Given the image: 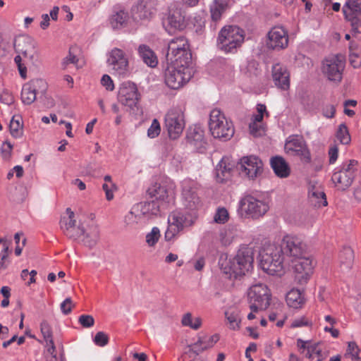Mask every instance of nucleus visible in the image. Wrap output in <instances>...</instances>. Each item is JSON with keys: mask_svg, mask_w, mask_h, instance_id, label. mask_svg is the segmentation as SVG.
Masks as SVG:
<instances>
[{"mask_svg": "<svg viewBox=\"0 0 361 361\" xmlns=\"http://www.w3.org/2000/svg\"><path fill=\"white\" fill-rule=\"evenodd\" d=\"M254 258L248 249L240 250L231 258L221 256L219 265L222 272L229 279H236L249 273L253 268Z\"/></svg>", "mask_w": 361, "mask_h": 361, "instance_id": "obj_1", "label": "nucleus"}, {"mask_svg": "<svg viewBox=\"0 0 361 361\" xmlns=\"http://www.w3.org/2000/svg\"><path fill=\"white\" fill-rule=\"evenodd\" d=\"M260 266L264 272L272 276H281L284 273V257L276 244L265 245L260 252Z\"/></svg>", "mask_w": 361, "mask_h": 361, "instance_id": "obj_2", "label": "nucleus"}, {"mask_svg": "<svg viewBox=\"0 0 361 361\" xmlns=\"http://www.w3.org/2000/svg\"><path fill=\"white\" fill-rule=\"evenodd\" d=\"M269 209V202L262 195H246L238 203V214L245 219H258Z\"/></svg>", "mask_w": 361, "mask_h": 361, "instance_id": "obj_3", "label": "nucleus"}, {"mask_svg": "<svg viewBox=\"0 0 361 361\" xmlns=\"http://www.w3.org/2000/svg\"><path fill=\"white\" fill-rule=\"evenodd\" d=\"M208 124L209 132L214 138L228 140L234 135L233 122L219 109L211 111Z\"/></svg>", "mask_w": 361, "mask_h": 361, "instance_id": "obj_4", "label": "nucleus"}, {"mask_svg": "<svg viewBox=\"0 0 361 361\" xmlns=\"http://www.w3.org/2000/svg\"><path fill=\"white\" fill-rule=\"evenodd\" d=\"M195 221V217L188 211H173L168 217V227L164 233L165 240H173L184 228L192 226Z\"/></svg>", "mask_w": 361, "mask_h": 361, "instance_id": "obj_5", "label": "nucleus"}, {"mask_svg": "<svg viewBox=\"0 0 361 361\" xmlns=\"http://www.w3.org/2000/svg\"><path fill=\"white\" fill-rule=\"evenodd\" d=\"M191 53L184 37L172 39L168 44L167 65L190 66Z\"/></svg>", "mask_w": 361, "mask_h": 361, "instance_id": "obj_6", "label": "nucleus"}, {"mask_svg": "<svg viewBox=\"0 0 361 361\" xmlns=\"http://www.w3.org/2000/svg\"><path fill=\"white\" fill-rule=\"evenodd\" d=\"M245 32L236 25H226L219 32L218 47L226 53L234 52L243 43Z\"/></svg>", "mask_w": 361, "mask_h": 361, "instance_id": "obj_7", "label": "nucleus"}, {"mask_svg": "<svg viewBox=\"0 0 361 361\" xmlns=\"http://www.w3.org/2000/svg\"><path fill=\"white\" fill-rule=\"evenodd\" d=\"M185 107L173 106L166 112L164 125L171 139H178L185 127Z\"/></svg>", "mask_w": 361, "mask_h": 361, "instance_id": "obj_8", "label": "nucleus"}, {"mask_svg": "<svg viewBox=\"0 0 361 361\" xmlns=\"http://www.w3.org/2000/svg\"><path fill=\"white\" fill-rule=\"evenodd\" d=\"M192 76L190 66L167 65L164 71V82L171 89L178 90L183 87Z\"/></svg>", "mask_w": 361, "mask_h": 361, "instance_id": "obj_9", "label": "nucleus"}, {"mask_svg": "<svg viewBox=\"0 0 361 361\" xmlns=\"http://www.w3.org/2000/svg\"><path fill=\"white\" fill-rule=\"evenodd\" d=\"M250 308L253 312L266 310L270 305L271 293L263 283L252 285L247 292Z\"/></svg>", "mask_w": 361, "mask_h": 361, "instance_id": "obj_10", "label": "nucleus"}, {"mask_svg": "<svg viewBox=\"0 0 361 361\" xmlns=\"http://www.w3.org/2000/svg\"><path fill=\"white\" fill-rule=\"evenodd\" d=\"M357 170V161L353 159L344 162L341 168L336 171L331 180L338 190H345L348 188L355 176Z\"/></svg>", "mask_w": 361, "mask_h": 361, "instance_id": "obj_11", "label": "nucleus"}, {"mask_svg": "<svg viewBox=\"0 0 361 361\" xmlns=\"http://www.w3.org/2000/svg\"><path fill=\"white\" fill-rule=\"evenodd\" d=\"M285 153L290 157H298L304 163L311 161L310 152L302 136L292 135L287 137L284 145Z\"/></svg>", "mask_w": 361, "mask_h": 361, "instance_id": "obj_12", "label": "nucleus"}, {"mask_svg": "<svg viewBox=\"0 0 361 361\" xmlns=\"http://www.w3.org/2000/svg\"><path fill=\"white\" fill-rule=\"evenodd\" d=\"M281 249V254L297 259L304 256L306 252V245L302 239L296 235H286L283 237L281 244L277 245Z\"/></svg>", "mask_w": 361, "mask_h": 361, "instance_id": "obj_13", "label": "nucleus"}, {"mask_svg": "<svg viewBox=\"0 0 361 361\" xmlns=\"http://www.w3.org/2000/svg\"><path fill=\"white\" fill-rule=\"evenodd\" d=\"M345 20L352 26L353 35L360 37L359 28L361 26V0H347L343 6Z\"/></svg>", "mask_w": 361, "mask_h": 361, "instance_id": "obj_14", "label": "nucleus"}, {"mask_svg": "<svg viewBox=\"0 0 361 361\" xmlns=\"http://www.w3.org/2000/svg\"><path fill=\"white\" fill-rule=\"evenodd\" d=\"M240 173L250 179H255L263 171V163L256 156L250 155L240 158L237 166Z\"/></svg>", "mask_w": 361, "mask_h": 361, "instance_id": "obj_15", "label": "nucleus"}, {"mask_svg": "<svg viewBox=\"0 0 361 361\" xmlns=\"http://www.w3.org/2000/svg\"><path fill=\"white\" fill-rule=\"evenodd\" d=\"M295 260V279L300 285L306 284L313 274L315 262L312 258L305 256Z\"/></svg>", "mask_w": 361, "mask_h": 361, "instance_id": "obj_16", "label": "nucleus"}, {"mask_svg": "<svg viewBox=\"0 0 361 361\" xmlns=\"http://www.w3.org/2000/svg\"><path fill=\"white\" fill-rule=\"evenodd\" d=\"M345 68L342 56L335 55L326 58L323 62L322 71L329 80L339 82Z\"/></svg>", "mask_w": 361, "mask_h": 361, "instance_id": "obj_17", "label": "nucleus"}, {"mask_svg": "<svg viewBox=\"0 0 361 361\" xmlns=\"http://www.w3.org/2000/svg\"><path fill=\"white\" fill-rule=\"evenodd\" d=\"M289 35L282 25L273 27L267 33V46L269 49L280 51L288 47Z\"/></svg>", "mask_w": 361, "mask_h": 361, "instance_id": "obj_18", "label": "nucleus"}, {"mask_svg": "<svg viewBox=\"0 0 361 361\" xmlns=\"http://www.w3.org/2000/svg\"><path fill=\"white\" fill-rule=\"evenodd\" d=\"M47 89V83L43 79H33L25 83L21 91V100L25 104H31L37 94H44Z\"/></svg>", "mask_w": 361, "mask_h": 361, "instance_id": "obj_19", "label": "nucleus"}, {"mask_svg": "<svg viewBox=\"0 0 361 361\" xmlns=\"http://www.w3.org/2000/svg\"><path fill=\"white\" fill-rule=\"evenodd\" d=\"M140 99V94L135 83L128 81L121 84L118 100L122 105L133 109L137 105Z\"/></svg>", "mask_w": 361, "mask_h": 361, "instance_id": "obj_20", "label": "nucleus"}, {"mask_svg": "<svg viewBox=\"0 0 361 361\" xmlns=\"http://www.w3.org/2000/svg\"><path fill=\"white\" fill-rule=\"evenodd\" d=\"M107 63L117 75L123 77L127 75L128 73V60L121 49H113L109 53Z\"/></svg>", "mask_w": 361, "mask_h": 361, "instance_id": "obj_21", "label": "nucleus"}, {"mask_svg": "<svg viewBox=\"0 0 361 361\" xmlns=\"http://www.w3.org/2000/svg\"><path fill=\"white\" fill-rule=\"evenodd\" d=\"M15 51L25 58L33 60L36 56V42L29 35H20L14 40Z\"/></svg>", "mask_w": 361, "mask_h": 361, "instance_id": "obj_22", "label": "nucleus"}, {"mask_svg": "<svg viewBox=\"0 0 361 361\" xmlns=\"http://www.w3.org/2000/svg\"><path fill=\"white\" fill-rule=\"evenodd\" d=\"M78 233L76 239H80L86 247L92 248L94 247L99 239V227L92 224L85 226L82 224L78 227Z\"/></svg>", "mask_w": 361, "mask_h": 361, "instance_id": "obj_23", "label": "nucleus"}, {"mask_svg": "<svg viewBox=\"0 0 361 361\" xmlns=\"http://www.w3.org/2000/svg\"><path fill=\"white\" fill-rule=\"evenodd\" d=\"M149 193L155 197V201L171 203L175 198V186L173 183L155 184L149 189Z\"/></svg>", "mask_w": 361, "mask_h": 361, "instance_id": "obj_24", "label": "nucleus"}, {"mask_svg": "<svg viewBox=\"0 0 361 361\" xmlns=\"http://www.w3.org/2000/svg\"><path fill=\"white\" fill-rule=\"evenodd\" d=\"M182 196L185 205L190 209L199 204V197L197 195V184L192 180L185 179L182 181Z\"/></svg>", "mask_w": 361, "mask_h": 361, "instance_id": "obj_25", "label": "nucleus"}, {"mask_svg": "<svg viewBox=\"0 0 361 361\" xmlns=\"http://www.w3.org/2000/svg\"><path fill=\"white\" fill-rule=\"evenodd\" d=\"M184 16L180 9L176 8L169 11V16L164 20L163 24L166 30L172 34L176 30H180L184 28L185 22Z\"/></svg>", "mask_w": 361, "mask_h": 361, "instance_id": "obj_26", "label": "nucleus"}, {"mask_svg": "<svg viewBox=\"0 0 361 361\" xmlns=\"http://www.w3.org/2000/svg\"><path fill=\"white\" fill-rule=\"evenodd\" d=\"M272 78L275 85L283 90H287L290 87V74L287 68L279 64H275L272 68Z\"/></svg>", "mask_w": 361, "mask_h": 361, "instance_id": "obj_27", "label": "nucleus"}, {"mask_svg": "<svg viewBox=\"0 0 361 361\" xmlns=\"http://www.w3.org/2000/svg\"><path fill=\"white\" fill-rule=\"evenodd\" d=\"M66 212L68 216H63L61 219V228L68 238L76 240L78 230V227H75V214L71 208H67Z\"/></svg>", "mask_w": 361, "mask_h": 361, "instance_id": "obj_28", "label": "nucleus"}, {"mask_svg": "<svg viewBox=\"0 0 361 361\" xmlns=\"http://www.w3.org/2000/svg\"><path fill=\"white\" fill-rule=\"evenodd\" d=\"M186 137L188 142L200 152H202L206 149L204 130L200 127L195 126L189 128Z\"/></svg>", "mask_w": 361, "mask_h": 361, "instance_id": "obj_29", "label": "nucleus"}, {"mask_svg": "<svg viewBox=\"0 0 361 361\" xmlns=\"http://www.w3.org/2000/svg\"><path fill=\"white\" fill-rule=\"evenodd\" d=\"M135 206L137 209L136 212H139L143 220L145 221L153 216H157L160 210L161 205L159 202L152 200L150 202H144L135 204Z\"/></svg>", "mask_w": 361, "mask_h": 361, "instance_id": "obj_30", "label": "nucleus"}, {"mask_svg": "<svg viewBox=\"0 0 361 361\" xmlns=\"http://www.w3.org/2000/svg\"><path fill=\"white\" fill-rule=\"evenodd\" d=\"M110 25L113 29H121L123 27H133L132 18L128 13L123 10L114 13L109 19Z\"/></svg>", "mask_w": 361, "mask_h": 361, "instance_id": "obj_31", "label": "nucleus"}, {"mask_svg": "<svg viewBox=\"0 0 361 361\" xmlns=\"http://www.w3.org/2000/svg\"><path fill=\"white\" fill-rule=\"evenodd\" d=\"M233 168V164L228 157H224L215 169V174L217 181L223 182L230 177Z\"/></svg>", "mask_w": 361, "mask_h": 361, "instance_id": "obj_32", "label": "nucleus"}, {"mask_svg": "<svg viewBox=\"0 0 361 361\" xmlns=\"http://www.w3.org/2000/svg\"><path fill=\"white\" fill-rule=\"evenodd\" d=\"M271 166L275 174L280 178H287L290 173V169L286 160L279 156L272 157L270 161Z\"/></svg>", "mask_w": 361, "mask_h": 361, "instance_id": "obj_33", "label": "nucleus"}, {"mask_svg": "<svg viewBox=\"0 0 361 361\" xmlns=\"http://www.w3.org/2000/svg\"><path fill=\"white\" fill-rule=\"evenodd\" d=\"M286 301L290 307L299 309L304 305L305 299L303 293L300 290L293 288L287 293Z\"/></svg>", "mask_w": 361, "mask_h": 361, "instance_id": "obj_34", "label": "nucleus"}, {"mask_svg": "<svg viewBox=\"0 0 361 361\" xmlns=\"http://www.w3.org/2000/svg\"><path fill=\"white\" fill-rule=\"evenodd\" d=\"M228 1L229 0H214L210 4L209 10L213 21L220 20L223 13L228 7Z\"/></svg>", "mask_w": 361, "mask_h": 361, "instance_id": "obj_35", "label": "nucleus"}, {"mask_svg": "<svg viewBox=\"0 0 361 361\" xmlns=\"http://www.w3.org/2000/svg\"><path fill=\"white\" fill-rule=\"evenodd\" d=\"M152 13L143 4H139L132 9V21L135 25L151 18Z\"/></svg>", "mask_w": 361, "mask_h": 361, "instance_id": "obj_36", "label": "nucleus"}, {"mask_svg": "<svg viewBox=\"0 0 361 361\" xmlns=\"http://www.w3.org/2000/svg\"><path fill=\"white\" fill-rule=\"evenodd\" d=\"M40 331L48 347V352L53 355L56 351V347L53 340L52 330L50 324L47 321H43L40 324Z\"/></svg>", "mask_w": 361, "mask_h": 361, "instance_id": "obj_37", "label": "nucleus"}, {"mask_svg": "<svg viewBox=\"0 0 361 361\" xmlns=\"http://www.w3.org/2000/svg\"><path fill=\"white\" fill-rule=\"evenodd\" d=\"M308 196L310 202L315 207H324L328 204L324 192L319 188L313 186L310 188Z\"/></svg>", "mask_w": 361, "mask_h": 361, "instance_id": "obj_38", "label": "nucleus"}, {"mask_svg": "<svg viewBox=\"0 0 361 361\" xmlns=\"http://www.w3.org/2000/svg\"><path fill=\"white\" fill-rule=\"evenodd\" d=\"M219 340V336L218 334L201 337L192 345V348L196 351H203L212 348Z\"/></svg>", "mask_w": 361, "mask_h": 361, "instance_id": "obj_39", "label": "nucleus"}, {"mask_svg": "<svg viewBox=\"0 0 361 361\" xmlns=\"http://www.w3.org/2000/svg\"><path fill=\"white\" fill-rule=\"evenodd\" d=\"M138 53L143 61L150 67H155L157 63V58L154 51L147 45L142 44L138 47Z\"/></svg>", "mask_w": 361, "mask_h": 361, "instance_id": "obj_40", "label": "nucleus"}, {"mask_svg": "<svg viewBox=\"0 0 361 361\" xmlns=\"http://www.w3.org/2000/svg\"><path fill=\"white\" fill-rule=\"evenodd\" d=\"M135 205H133L131 209L125 215L123 219L124 224L128 228H135L138 224L144 221L140 212Z\"/></svg>", "mask_w": 361, "mask_h": 361, "instance_id": "obj_41", "label": "nucleus"}, {"mask_svg": "<svg viewBox=\"0 0 361 361\" xmlns=\"http://www.w3.org/2000/svg\"><path fill=\"white\" fill-rule=\"evenodd\" d=\"M180 323L183 326L197 331L201 328L202 319L200 317H194L191 312H188L183 314Z\"/></svg>", "mask_w": 361, "mask_h": 361, "instance_id": "obj_42", "label": "nucleus"}, {"mask_svg": "<svg viewBox=\"0 0 361 361\" xmlns=\"http://www.w3.org/2000/svg\"><path fill=\"white\" fill-rule=\"evenodd\" d=\"M9 130L11 135L15 138H19L23 135V123L20 116H13L9 123Z\"/></svg>", "mask_w": 361, "mask_h": 361, "instance_id": "obj_43", "label": "nucleus"}, {"mask_svg": "<svg viewBox=\"0 0 361 361\" xmlns=\"http://www.w3.org/2000/svg\"><path fill=\"white\" fill-rule=\"evenodd\" d=\"M339 257L342 269L343 271L350 269L353 265L354 259V253L353 250L349 247H344L341 252Z\"/></svg>", "mask_w": 361, "mask_h": 361, "instance_id": "obj_44", "label": "nucleus"}, {"mask_svg": "<svg viewBox=\"0 0 361 361\" xmlns=\"http://www.w3.org/2000/svg\"><path fill=\"white\" fill-rule=\"evenodd\" d=\"M225 316L231 329L236 331L240 329L241 319L238 311H226Z\"/></svg>", "mask_w": 361, "mask_h": 361, "instance_id": "obj_45", "label": "nucleus"}, {"mask_svg": "<svg viewBox=\"0 0 361 361\" xmlns=\"http://www.w3.org/2000/svg\"><path fill=\"white\" fill-rule=\"evenodd\" d=\"M306 356L312 361H322L324 359L323 353L318 345L308 346Z\"/></svg>", "mask_w": 361, "mask_h": 361, "instance_id": "obj_46", "label": "nucleus"}, {"mask_svg": "<svg viewBox=\"0 0 361 361\" xmlns=\"http://www.w3.org/2000/svg\"><path fill=\"white\" fill-rule=\"evenodd\" d=\"M336 137L343 145H348L350 142V135L346 126L343 123L338 126Z\"/></svg>", "mask_w": 361, "mask_h": 361, "instance_id": "obj_47", "label": "nucleus"}, {"mask_svg": "<svg viewBox=\"0 0 361 361\" xmlns=\"http://www.w3.org/2000/svg\"><path fill=\"white\" fill-rule=\"evenodd\" d=\"M160 230L158 227H153L150 232L147 233L145 240L149 247H154L160 238Z\"/></svg>", "mask_w": 361, "mask_h": 361, "instance_id": "obj_48", "label": "nucleus"}, {"mask_svg": "<svg viewBox=\"0 0 361 361\" xmlns=\"http://www.w3.org/2000/svg\"><path fill=\"white\" fill-rule=\"evenodd\" d=\"M249 130L250 134L254 137H261L265 134L266 127L263 123L250 121Z\"/></svg>", "mask_w": 361, "mask_h": 361, "instance_id": "obj_49", "label": "nucleus"}, {"mask_svg": "<svg viewBox=\"0 0 361 361\" xmlns=\"http://www.w3.org/2000/svg\"><path fill=\"white\" fill-rule=\"evenodd\" d=\"M360 350L355 342H349L346 350L345 355L350 357L353 361H359Z\"/></svg>", "mask_w": 361, "mask_h": 361, "instance_id": "obj_50", "label": "nucleus"}, {"mask_svg": "<svg viewBox=\"0 0 361 361\" xmlns=\"http://www.w3.org/2000/svg\"><path fill=\"white\" fill-rule=\"evenodd\" d=\"M229 219V214L228 210L224 207H219L214 216V221L216 224H224Z\"/></svg>", "mask_w": 361, "mask_h": 361, "instance_id": "obj_51", "label": "nucleus"}, {"mask_svg": "<svg viewBox=\"0 0 361 361\" xmlns=\"http://www.w3.org/2000/svg\"><path fill=\"white\" fill-rule=\"evenodd\" d=\"M73 64L77 68H79L78 58L74 53V49L71 48L69 50L68 55L63 59L62 61V66L63 69L68 68V65Z\"/></svg>", "mask_w": 361, "mask_h": 361, "instance_id": "obj_52", "label": "nucleus"}, {"mask_svg": "<svg viewBox=\"0 0 361 361\" xmlns=\"http://www.w3.org/2000/svg\"><path fill=\"white\" fill-rule=\"evenodd\" d=\"M264 115H266V116H269L267 107L264 104H259L257 105V114L252 116L251 121L263 123Z\"/></svg>", "mask_w": 361, "mask_h": 361, "instance_id": "obj_53", "label": "nucleus"}, {"mask_svg": "<svg viewBox=\"0 0 361 361\" xmlns=\"http://www.w3.org/2000/svg\"><path fill=\"white\" fill-rule=\"evenodd\" d=\"M161 133V126L159 121L156 118L152 120L151 126L147 130V136L149 138H155L159 136Z\"/></svg>", "mask_w": 361, "mask_h": 361, "instance_id": "obj_54", "label": "nucleus"}, {"mask_svg": "<svg viewBox=\"0 0 361 361\" xmlns=\"http://www.w3.org/2000/svg\"><path fill=\"white\" fill-rule=\"evenodd\" d=\"M93 341L95 345L103 347L108 343L109 336L106 333L103 331H99L96 334L95 336L94 337Z\"/></svg>", "mask_w": 361, "mask_h": 361, "instance_id": "obj_55", "label": "nucleus"}, {"mask_svg": "<svg viewBox=\"0 0 361 361\" xmlns=\"http://www.w3.org/2000/svg\"><path fill=\"white\" fill-rule=\"evenodd\" d=\"M79 324L84 328H90L94 324V319L90 314H82L78 318Z\"/></svg>", "mask_w": 361, "mask_h": 361, "instance_id": "obj_56", "label": "nucleus"}, {"mask_svg": "<svg viewBox=\"0 0 361 361\" xmlns=\"http://www.w3.org/2000/svg\"><path fill=\"white\" fill-rule=\"evenodd\" d=\"M102 188L105 192L106 199L111 201L114 197V192L116 190V185L115 183H104Z\"/></svg>", "mask_w": 361, "mask_h": 361, "instance_id": "obj_57", "label": "nucleus"}, {"mask_svg": "<svg viewBox=\"0 0 361 361\" xmlns=\"http://www.w3.org/2000/svg\"><path fill=\"white\" fill-rule=\"evenodd\" d=\"M312 322L306 317L302 316L298 318H295L293 320L290 327L291 328H300L302 326H310Z\"/></svg>", "mask_w": 361, "mask_h": 361, "instance_id": "obj_58", "label": "nucleus"}, {"mask_svg": "<svg viewBox=\"0 0 361 361\" xmlns=\"http://www.w3.org/2000/svg\"><path fill=\"white\" fill-rule=\"evenodd\" d=\"M349 61L351 66L357 68L361 66V51L350 52Z\"/></svg>", "mask_w": 361, "mask_h": 361, "instance_id": "obj_59", "label": "nucleus"}, {"mask_svg": "<svg viewBox=\"0 0 361 361\" xmlns=\"http://www.w3.org/2000/svg\"><path fill=\"white\" fill-rule=\"evenodd\" d=\"M14 61H15V63H16V65L18 66V68L19 73H20V76L23 79H25L27 78V68L22 63V59H21V56H20V55L19 54H18V55H17L14 58Z\"/></svg>", "mask_w": 361, "mask_h": 361, "instance_id": "obj_60", "label": "nucleus"}, {"mask_svg": "<svg viewBox=\"0 0 361 361\" xmlns=\"http://www.w3.org/2000/svg\"><path fill=\"white\" fill-rule=\"evenodd\" d=\"M329 161L330 164H334L338 157V147L334 145L329 147Z\"/></svg>", "mask_w": 361, "mask_h": 361, "instance_id": "obj_61", "label": "nucleus"}, {"mask_svg": "<svg viewBox=\"0 0 361 361\" xmlns=\"http://www.w3.org/2000/svg\"><path fill=\"white\" fill-rule=\"evenodd\" d=\"M1 154L4 159H8L10 157L11 154V152L13 149V145L8 141H5L3 142L1 145Z\"/></svg>", "mask_w": 361, "mask_h": 361, "instance_id": "obj_62", "label": "nucleus"}, {"mask_svg": "<svg viewBox=\"0 0 361 361\" xmlns=\"http://www.w3.org/2000/svg\"><path fill=\"white\" fill-rule=\"evenodd\" d=\"M101 84L108 91H112L114 89V84L111 77L108 75H104L101 79Z\"/></svg>", "mask_w": 361, "mask_h": 361, "instance_id": "obj_63", "label": "nucleus"}, {"mask_svg": "<svg viewBox=\"0 0 361 361\" xmlns=\"http://www.w3.org/2000/svg\"><path fill=\"white\" fill-rule=\"evenodd\" d=\"M73 301L70 298H66L61 303V310L64 314H68L71 312L73 307Z\"/></svg>", "mask_w": 361, "mask_h": 361, "instance_id": "obj_64", "label": "nucleus"}]
</instances>
